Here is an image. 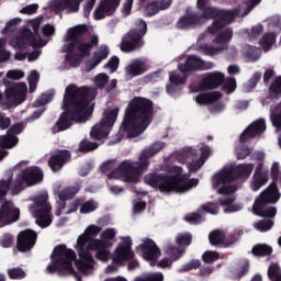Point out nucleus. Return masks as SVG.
Instances as JSON below:
<instances>
[{
  "instance_id": "nucleus-60",
  "label": "nucleus",
  "mask_w": 281,
  "mask_h": 281,
  "mask_svg": "<svg viewBox=\"0 0 281 281\" xmlns=\"http://www.w3.org/2000/svg\"><path fill=\"white\" fill-rule=\"evenodd\" d=\"M14 243V237L10 234H4L0 239L1 247H4L5 249L12 247Z\"/></svg>"
},
{
  "instance_id": "nucleus-43",
  "label": "nucleus",
  "mask_w": 281,
  "mask_h": 281,
  "mask_svg": "<svg viewBox=\"0 0 281 281\" xmlns=\"http://www.w3.org/2000/svg\"><path fill=\"white\" fill-rule=\"evenodd\" d=\"M270 121L272 122V126H274L277 131H281V102L274 108L273 112L270 114Z\"/></svg>"
},
{
  "instance_id": "nucleus-3",
  "label": "nucleus",
  "mask_w": 281,
  "mask_h": 281,
  "mask_svg": "<svg viewBox=\"0 0 281 281\" xmlns=\"http://www.w3.org/2000/svg\"><path fill=\"white\" fill-rule=\"evenodd\" d=\"M155 108L150 99L134 97L125 109L120 133L127 137H139L153 122Z\"/></svg>"
},
{
  "instance_id": "nucleus-40",
  "label": "nucleus",
  "mask_w": 281,
  "mask_h": 281,
  "mask_svg": "<svg viewBox=\"0 0 281 281\" xmlns=\"http://www.w3.org/2000/svg\"><path fill=\"white\" fill-rule=\"evenodd\" d=\"M216 34L217 36L215 38V43H217V45H225V43H229V41H232V38L234 37V30L227 27L222 32L218 31V33Z\"/></svg>"
},
{
  "instance_id": "nucleus-37",
  "label": "nucleus",
  "mask_w": 281,
  "mask_h": 281,
  "mask_svg": "<svg viewBox=\"0 0 281 281\" xmlns=\"http://www.w3.org/2000/svg\"><path fill=\"white\" fill-rule=\"evenodd\" d=\"M199 186V179H190L188 180V176L182 180V182L173 190L177 194H181L183 192H188V190Z\"/></svg>"
},
{
  "instance_id": "nucleus-64",
  "label": "nucleus",
  "mask_w": 281,
  "mask_h": 281,
  "mask_svg": "<svg viewBox=\"0 0 281 281\" xmlns=\"http://www.w3.org/2000/svg\"><path fill=\"white\" fill-rule=\"evenodd\" d=\"M147 281H164V273L161 272H155V273H149L145 276Z\"/></svg>"
},
{
  "instance_id": "nucleus-46",
  "label": "nucleus",
  "mask_w": 281,
  "mask_h": 281,
  "mask_svg": "<svg viewBox=\"0 0 281 281\" xmlns=\"http://www.w3.org/2000/svg\"><path fill=\"white\" fill-rule=\"evenodd\" d=\"M203 212L212 215L218 214V202H206L202 204L200 206V214H203Z\"/></svg>"
},
{
  "instance_id": "nucleus-31",
  "label": "nucleus",
  "mask_w": 281,
  "mask_h": 281,
  "mask_svg": "<svg viewBox=\"0 0 281 281\" xmlns=\"http://www.w3.org/2000/svg\"><path fill=\"white\" fill-rule=\"evenodd\" d=\"M220 98H223V94L218 91L204 92L198 94L195 101L198 104H212L213 102H217Z\"/></svg>"
},
{
  "instance_id": "nucleus-63",
  "label": "nucleus",
  "mask_w": 281,
  "mask_h": 281,
  "mask_svg": "<svg viewBox=\"0 0 281 281\" xmlns=\"http://www.w3.org/2000/svg\"><path fill=\"white\" fill-rule=\"evenodd\" d=\"M203 160H200V158L195 161L189 162L188 164V168H189V172H199V170H201V168H203Z\"/></svg>"
},
{
  "instance_id": "nucleus-55",
  "label": "nucleus",
  "mask_w": 281,
  "mask_h": 281,
  "mask_svg": "<svg viewBox=\"0 0 281 281\" xmlns=\"http://www.w3.org/2000/svg\"><path fill=\"white\" fill-rule=\"evenodd\" d=\"M10 186H12V177L8 178L7 180L0 181V201L1 199H4L8 192H10Z\"/></svg>"
},
{
  "instance_id": "nucleus-28",
  "label": "nucleus",
  "mask_w": 281,
  "mask_h": 281,
  "mask_svg": "<svg viewBox=\"0 0 281 281\" xmlns=\"http://www.w3.org/2000/svg\"><path fill=\"white\" fill-rule=\"evenodd\" d=\"M225 82V75L220 71L210 72L204 79H202L200 87L202 89H218L221 85Z\"/></svg>"
},
{
  "instance_id": "nucleus-20",
  "label": "nucleus",
  "mask_w": 281,
  "mask_h": 281,
  "mask_svg": "<svg viewBox=\"0 0 281 281\" xmlns=\"http://www.w3.org/2000/svg\"><path fill=\"white\" fill-rule=\"evenodd\" d=\"M85 0H54L50 3V10L55 12V14H61L65 12L66 14H77L80 12V3Z\"/></svg>"
},
{
  "instance_id": "nucleus-54",
  "label": "nucleus",
  "mask_w": 281,
  "mask_h": 281,
  "mask_svg": "<svg viewBox=\"0 0 281 281\" xmlns=\"http://www.w3.org/2000/svg\"><path fill=\"white\" fill-rule=\"evenodd\" d=\"M256 229L259 232H269L273 227V221L271 220H261L255 224Z\"/></svg>"
},
{
  "instance_id": "nucleus-29",
  "label": "nucleus",
  "mask_w": 281,
  "mask_h": 281,
  "mask_svg": "<svg viewBox=\"0 0 281 281\" xmlns=\"http://www.w3.org/2000/svg\"><path fill=\"white\" fill-rule=\"evenodd\" d=\"M269 181V171L265 170V165L262 162L258 164L252 180V190L254 192H258V189L261 186H265Z\"/></svg>"
},
{
  "instance_id": "nucleus-22",
  "label": "nucleus",
  "mask_w": 281,
  "mask_h": 281,
  "mask_svg": "<svg viewBox=\"0 0 281 281\" xmlns=\"http://www.w3.org/2000/svg\"><path fill=\"white\" fill-rule=\"evenodd\" d=\"M267 131V123L265 119H259L250 124L240 135V144H247L248 139H254L257 135H262Z\"/></svg>"
},
{
  "instance_id": "nucleus-34",
  "label": "nucleus",
  "mask_w": 281,
  "mask_h": 281,
  "mask_svg": "<svg viewBox=\"0 0 281 281\" xmlns=\"http://www.w3.org/2000/svg\"><path fill=\"white\" fill-rule=\"evenodd\" d=\"M247 273H249V260L241 259L237 262V268L233 271L234 279L240 280Z\"/></svg>"
},
{
  "instance_id": "nucleus-2",
  "label": "nucleus",
  "mask_w": 281,
  "mask_h": 281,
  "mask_svg": "<svg viewBox=\"0 0 281 281\" xmlns=\"http://www.w3.org/2000/svg\"><path fill=\"white\" fill-rule=\"evenodd\" d=\"M166 147V143H154L149 148L144 149L138 161L123 160L117 167L115 160H108L102 164L101 172L108 175L109 179H122L125 183H139L142 175L148 170L150 166V157H155Z\"/></svg>"
},
{
  "instance_id": "nucleus-17",
  "label": "nucleus",
  "mask_w": 281,
  "mask_h": 281,
  "mask_svg": "<svg viewBox=\"0 0 281 281\" xmlns=\"http://www.w3.org/2000/svg\"><path fill=\"white\" fill-rule=\"evenodd\" d=\"M21 216V211L14 207L12 201H4L0 207V227L16 223Z\"/></svg>"
},
{
  "instance_id": "nucleus-23",
  "label": "nucleus",
  "mask_w": 281,
  "mask_h": 281,
  "mask_svg": "<svg viewBox=\"0 0 281 281\" xmlns=\"http://www.w3.org/2000/svg\"><path fill=\"white\" fill-rule=\"evenodd\" d=\"M68 161H71V151L68 149H59L49 157L48 166L53 172H58V170H63V167Z\"/></svg>"
},
{
  "instance_id": "nucleus-42",
  "label": "nucleus",
  "mask_w": 281,
  "mask_h": 281,
  "mask_svg": "<svg viewBox=\"0 0 281 281\" xmlns=\"http://www.w3.org/2000/svg\"><path fill=\"white\" fill-rule=\"evenodd\" d=\"M98 146H100L98 143L85 138L79 143L78 151L91 153L92 150H98Z\"/></svg>"
},
{
  "instance_id": "nucleus-9",
  "label": "nucleus",
  "mask_w": 281,
  "mask_h": 281,
  "mask_svg": "<svg viewBox=\"0 0 281 281\" xmlns=\"http://www.w3.org/2000/svg\"><path fill=\"white\" fill-rule=\"evenodd\" d=\"M240 11L238 9L221 10L214 7H206L202 9V14H200L201 23H203V19H206L207 21L213 19V23L207 27V32L212 36H216V34H218V32L226 25L234 23Z\"/></svg>"
},
{
  "instance_id": "nucleus-57",
  "label": "nucleus",
  "mask_w": 281,
  "mask_h": 281,
  "mask_svg": "<svg viewBox=\"0 0 281 281\" xmlns=\"http://www.w3.org/2000/svg\"><path fill=\"white\" fill-rule=\"evenodd\" d=\"M201 267V261L199 259H193L188 263H184L182 268L180 269L181 273L192 271V269H199Z\"/></svg>"
},
{
  "instance_id": "nucleus-33",
  "label": "nucleus",
  "mask_w": 281,
  "mask_h": 281,
  "mask_svg": "<svg viewBox=\"0 0 281 281\" xmlns=\"http://www.w3.org/2000/svg\"><path fill=\"white\" fill-rule=\"evenodd\" d=\"M251 254L257 258H266L273 254V248L267 244H257L252 247Z\"/></svg>"
},
{
  "instance_id": "nucleus-25",
  "label": "nucleus",
  "mask_w": 281,
  "mask_h": 281,
  "mask_svg": "<svg viewBox=\"0 0 281 281\" xmlns=\"http://www.w3.org/2000/svg\"><path fill=\"white\" fill-rule=\"evenodd\" d=\"M140 251L143 254V258L149 261H155L159 258V256H161V250L155 240L150 238L144 239L143 244L140 245Z\"/></svg>"
},
{
  "instance_id": "nucleus-45",
  "label": "nucleus",
  "mask_w": 281,
  "mask_h": 281,
  "mask_svg": "<svg viewBox=\"0 0 281 281\" xmlns=\"http://www.w3.org/2000/svg\"><path fill=\"white\" fill-rule=\"evenodd\" d=\"M98 209V202L94 200H89L85 202V200L81 199V207H80V214H91V212H95Z\"/></svg>"
},
{
  "instance_id": "nucleus-35",
  "label": "nucleus",
  "mask_w": 281,
  "mask_h": 281,
  "mask_svg": "<svg viewBox=\"0 0 281 281\" xmlns=\"http://www.w3.org/2000/svg\"><path fill=\"white\" fill-rule=\"evenodd\" d=\"M19 144V137L7 132V135L0 136V148L8 150L10 148H14Z\"/></svg>"
},
{
  "instance_id": "nucleus-11",
  "label": "nucleus",
  "mask_w": 281,
  "mask_h": 281,
  "mask_svg": "<svg viewBox=\"0 0 281 281\" xmlns=\"http://www.w3.org/2000/svg\"><path fill=\"white\" fill-rule=\"evenodd\" d=\"M133 258H135L133 239L127 236L115 248L112 255V265L106 267L105 272L115 273L120 267H125L126 262L133 260Z\"/></svg>"
},
{
  "instance_id": "nucleus-16",
  "label": "nucleus",
  "mask_w": 281,
  "mask_h": 281,
  "mask_svg": "<svg viewBox=\"0 0 281 281\" xmlns=\"http://www.w3.org/2000/svg\"><path fill=\"white\" fill-rule=\"evenodd\" d=\"M78 192H80V186L66 187L61 190L60 187L54 189V195L58 199L55 211L56 216H60V214H63V210L67 207V201H71Z\"/></svg>"
},
{
  "instance_id": "nucleus-51",
  "label": "nucleus",
  "mask_w": 281,
  "mask_h": 281,
  "mask_svg": "<svg viewBox=\"0 0 281 281\" xmlns=\"http://www.w3.org/2000/svg\"><path fill=\"white\" fill-rule=\"evenodd\" d=\"M222 85L223 91H226L227 93H233V91H236V78L234 77H224Z\"/></svg>"
},
{
  "instance_id": "nucleus-4",
  "label": "nucleus",
  "mask_w": 281,
  "mask_h": 281,
  "mask_svg": "<svg viewBox=\"0 0 281 281\" xmlns=\"http://www.w3.org/2000/svg\"><path fill=\"white\" fill-rule=\"evenodd\" d=\"M88 36L89 26L87 24H80L68 30L67 41L69 43L64 44L63 53L66 54V60L70 63L71 67H80L82 60L87 56H91L92 45L86 42Z\"/></svg>"
},
{
  "instance_id": "nucleus-58",
  "label": "nucleus",
  "mask_w": 281,
  "mask_h": 281,
  "mask_svg": "<svg viewBox=\"0 0 281 281\" xmlns=\"http://www.w3.org/2000/svg\"><path fill=\"white\" fill-rule=\"evenodd\" d=\"M94 82L99 89H104L109 85V75L100 74L94 78Z\"/></svg>"
},
{
  "instance_id": "nucleus-18",
  "label": "nucleus",
  "mask_w": 281,
  "mask_h": 281,
  "mask_svg": "<svg viewBox=\"0 0 281 281\" xmlns=\"http://www.w3.org/2000/svg\"><path fill=\"white\" fill-rule=\"evenodd\" d=\"M111 247H113V243L110 240L94 239L90 241V245H88L86 249H88L90 254L91 251H97V260L109 262V259L111 258V250L109 249H111Z\"/></svg>"
},
{
  "instance_id": "nucleus-36",
  "label": "nucleus",
  "mask_w": 281,
  "mask_h": 281,
  "mask_svg": "<svg viewBox=\"0 0 281 281\" xmlns=\"http://www.w3.org/2000/svg\"><path fill=\"white\" fill-rule=\"evenodd\" d=\"M270 100H280L281 98V76L274 78L273 82L268 88Z\"/></svg>"
},
{
  "instance_id": "nucleus-10",
  "label": "nucleus",
  "mask_w": 281,
  "mask_h": 281,
  "mask_svg": "<svg viewBox=\"0 0 281 281\" xmlns=\"http://www.w3.org/2000/svg\"><path fill=\"white\" fill-rule=\"evenodd\" d=\"M41 181H43V169L36 166L27 167L16 175L11 194L16 196V194H21L25 188H32V186H36V183H41Z\"/></svg>"
},
{
  "instance_id": "nucleus-15",
  "label": "nucleus",
  "mask_w": 281,
  "mask_h": 281,
  "mask_svg": "<svg viewBox=\"0 0 281 281\" xmlns=\"http://www.w3.org/2000/svg\"><path fill=\"white\" fill-rule=\"evenodd\" d=\"M178 69L183 76L194 74V71H207L214 69V63L205 61L196 55H189L184 63L178 64Z\"/></svg>"
},
{
  "instance_id": "nucleus-52",
  "label": "nucleus",
  "mask_w": 281,
  "mask_h": 281,
  "mask_svg": "<svg viewBox=\"0 0 281 281\" xmlns=\"http://www.w3.org/2000/svg\"><path fill=\"white\" fill-rule=\"evenodd\" d=\"M218 258H221V255H218V252L214 251V250H206L202 255V260L206 265H212V263L216 262V260H218Z\"/></svg>"
},
{
  "instance_id": "nucleus-38",
  "label": "nucleus",
  "mask_w": 281,
  "mask_h": 281,
  "mask_svg": "<svg viewBox=\"0 0 281 281\" xmlns=\"http://www.w3.org/2000/svg\"><path fill=\"white\" fill-rule=\"evenodd\" d=\"M165 251L166 254H168V256H170L173 262L179 260V258H181V256L186 254V249L179 246H175L173 244H167V246L165 247Z\"/></svg>"
},
{
  "instance_id": "nucleus-14",
  "label": "nucleus",
  "mask_w": 281,
  "mask_h": 281,
  "mask_svg": "<svg viewBox=\"0 0 281 281\" xmlns=\"http://www.w3.org/2000/svg\"><path fill=\"white\" fill-rule=\"evenodd\" d=\"M117 115H120V108L105 111L101 122L92 127L90 132L91 139L100 142L104 139V137H108L109 133H111V128H113V124H115L117 120Z\"/></svg>"
},
{
  "instance_id": "nucleus-24",
  "label": "nucleus",
  "mask_w": 281,
  "mask_h": 281,
  "mask_svg": "<svg viewBox=\"0 0 281 281\" xmlns=\"http://www.w3.org/2000/svg\"><path fill=\"white\" fill-rule=\"evenodd\" d=\"M278 201H280L278 184L271 183L269 189L260 193L258 199H256L254 205H269V203H278Z\"/></svg>"
},
{
  "instance_id": "nucleus-13",
  "label": "nucleus",
  "mask_w": 281,
  "mask_h": 281,
  "mask_svg": "<svg viewBox=\"0 0 281 281\" xmlns=\"http://www.w3.org/2000/svg\"><path fill=\"white\" fill-rule=\"evenodd\" d=\"M148 32V24L146 21L139 20L138 26L136 29L130 30L127 33V38L123 40L121 44L122 52H135L144 47V36Z\"/></svg>"
},
{
  "instance_id": "nucleus-1",
  "label": "nucleus",
  "mask_w": 281,
  "mask_h": 281,
  "mask_svg": "<svg viewBox=\"0 0 281 281\" xmlns=\"http://www.w3.org/2000/svg\"><path fill=\"white\" fill-rule=\"evenodd\" d=\"M98 97L95 88L69 85L64 94L63 110L58 121L53 127L54 133H60L71 128L72 122H87L93 113V106L89 104Z\"/></svg>"
},
{
  "instance_id": "nucleus-61",
  "label": "nucleus",
  "mask_w": 281,
  "mask_h": 281,
  "mask_svg": "<svg viewBox=\"0 0 281 281\" xmlns=\"http://www.w3.org/2000/svg\"><path fill=\"white\" fill-rule=\"evenodd\" d=\"M105 67H109L111 72L114 74V71H117V67H120V58L117 56L111 57L105 64Z\"/></svg>"
},
{
  "instance_id": "nucleus-53",
  "label": "nucleus",
  "mask_w": 281,
  "mask_h": 281,
  "mask_svg": "<svg viewBox=\"0 0 281 281\" xmlns=\"http://www.w3.org/2000/svg\"><path fill=\"white\" fill-rule=\"evenodd\" d=\"M202 49L203 54H205V56H217V54H221V52H223V46H209V45H204L199 47V50Z\"/></svg>"
},
{
  "instance_id": "nucleus-19",
  "label": "nucleus",
  "mask_w": 281,
  "mask_h": 281,
  "mask_svg": "<svg viewBox=\"0 0 281 281\" xmlns=\"http://www.w3.org/2000/svg\"><path fill=\"white\" fill-rule=\"evenodd\" d=\"M37 238L38 234L30 228L20 232L16 237L18 251H21V254L32 251L34 245H36Z\"/></svg>"
},
{
  "instance_id": "nucleus-62",
  "label": "nucleus",
  "mask_w": 281,
  "mask_h": 281,
  "mask_svg": "<svg viewBox=\"0 0 281 281\" xmlns=\"http://www.w3.org/2000/svg\"><path fill=\"white\" fill-rule=\"evenodd\" d=\"M23 36H24V38H26V41L29 42L31 47H36L38 45V42L36 41V36L34 35V33H32V31L26 30L23 33Z\"/></svg>"
},
{
  "instance_id": "nucleus-48",
  "label": "nucleus",
  "mask_w": 281,
  "mask_h": 281,
  "mask_svg": "<svg viewBox=\"0 0 281 281\" xmlns=\"http://www.w3.org/2000/svg\"><path fill=\"white\" fill-rule=\"evenodd\" d=\"M268 278L272 281H281V270L278 263H271L269 266Z\"/></svg>"
},
{
  "instance_id": "nucleus-27",
  "label": "nucleus",
  "mask_w": 281,
  "mask_h": 281,
  "mask_svg": "<svg viewBox=\"0 0 281 281\" xmlns=\"http://www.w3.org/2000/svg\"><path fill=\"white\" fill-rule=\"evenodd\" d=\"M198 25H201V14L198 12L187 13L177 22L178 30H194Z\"/></svg>"
},
{
  "instance_id": "nucleus-30",
  "label": "nucleus",
  "mask_w": 281,
  "mask_h": 281,
  "mask_svg": "<svg viewBox=\"0 0 281 281\" xmlns=\"http://www.w3.org/2000/svg\"><path fill=\"white\" fill-rule=\"evenodd\" d=\"M252 211L256 216H262L263 218H273L276 214H278V210L276 207H267V204H254Z\"/></svg>"
},
{
  "instance_id": "nucleus-39",
  "label": "nucleus",
  "mask_w": 281,
  "mask_h": 281,
  "mask_svg": "<svg viewBox=\"0 0 281 281\" xmlns=\"http://www.w3.org/2000/svg\"><path fill=\"white\" fill-rule=\"evenodd\" d=\"M276 38L277 35L273 32L265 33L262 35L261 40L259 41V44L261 45L263 52H269V49H271V47L276 45Z\"/></svg>"
},
{
  "instance_id": "nucleus-21",
  "label": "nucleus",
  "mask_w": 281,
  "mask_h": 281,
  "mask_svg": "<svg viewBox=\"0 0 281 281\" xmlns=\"http://www.w3.org/2000/svg\"><path fill=\"white\" fill-rule=\"evenodd\" d=\"M5 98L8 102H11L14 106L23 104V102H25V98H27V86L20 83L8 88L5 90Z\"/></svg>"
},
{
  "instance_id": "nucleus-50",
  "label": "nucleus",
  "mask_w": 281,
  "mask_h": 281,
  "mask_svg": "<svg viewBox=\"0 0 281 281\" xmlns=\"http://www.w3.org/2000/svg\"><path fill=\"white\" fill-rule=\"evenodd\" d=\"M169 82L172 85H178V87L179 85H186V82H188V75L181 76L179 72H170Z\"/></svg>"
},
{
  "instance_id": "nucleus-56",
  "label": "nucleus",
  "mask_w": 281,
  "mask_h": 281,
  "mask_svg": "<svg viewBox=\"0 0 281 281\" xmlns=\"http://www.w3.org/2000/svg\"><path fill=\"white\" fill-rule=\"evenodd\" d=\"M184 221L190 223V225H199L200 223H203L204 218L201 213H190L184 217Z\"/></svg>"
},
{
  "instance_id": "nucleus-59",
  "label": "nucleus",
  "mask_w": 281,
  "mask_h": 281,
  "mask_svg": "<svg viewBox=\"0 0 281 281\" xmlns=\"http://www.w3.org/2000/svg\"><path fill=\"white\" fill-rule=\"evenodd\" d=\"M251 148L244 146L237 149L236 157L238 160L247 159L251 155Z\"/></svg>"
},
{
  "instance_id": "nucleus-5",
  "label": "nucleus",
  "mask_w": 281,
  "mask_h": 281,
  "mask_svg": "<svg viewBox=\"0 0 281 281\" xmlns=\"http://www.w3.org/2000/svg\"><path fill=\"white\" fill-rule=\"evenodd\" d=\"M255 165L251 162L239 164L237 166H231L222 169L213 177L214 188H218V194H234L237 187L234 181H247L254 172Z\"/></svg>"
},
{
  "instance_id": "nucleus-32",
  "label": "nucleus",
  "mask_w": 281,
  "mask_h": 281,
  "mask_svg": "<svg viewBox=\"0 0 281 281\" xmlns=\"http://www.w3.org/2000/svg\"><path fill=\"white\" fill-rule=\"evenodd\" d=\"M125 71L130 78H137L142 74H146V65L140 60H135L125 68Z\"/></svg>"
},
{
  "instance_id": "nucleus-8",
  "label": "nucleus",
  "mask_w": 281,
  "mask_h": 281,
  "mask_svg": "<svg viewBox=\"0 0 281 281\" xmlns=\"http://www.w3.org/2000/svg\"><path fill=\"white\" fill-rule=\"evenodd\" d=\"M171 172H173L175 176L159 172L147 173L144 181L147 186H150V188L159 190V192L165 194H170V192H175L176 188L181 184L187 177L182 173L183 168L179 166H173Z\"/></svg>"
},
{
  "instance_id": "nucleus-44",
  "label": "nucleus",
  "mask_w": 281,
  "mask_h": 281,
  "mask_svg": "<svg viewBox=\"0 0 281 281\" xmlns=\"http://www.w3.org/2000/svg\"><path fill=\"white\" fill-rule=\"evenodd\" d=\"M145 16H155V14H159L161 12V8L159 7V1L151 0L146 4L145 8Z\"/></svg>"
},
{
  "instance_id": "nucleus-47",
  "label": "nucleus",
  "mask_w": 281,
  "mask_h": 281,
  "mask_svg": "<svg viewBox=\"0 0 281 281\" xmlns=\"http://www.w3.org/2000/svg\"><path fill=\"white\" fill-rule=\"evenodd\" d=\"M7 273L10 280H23L27 276V273H25V270H23V268L21 267L8 269Z\"/></svg>"
},
{
  "instance_id": "nucleus-41",
  "label": "nucleus",
  "mask_w": 281,
  "mask_h": 281,
  "mask_svg": "<svg viewBox=\"0 0 281 281\" xmlns=\"http://www.w3.org/2000/svg\"><path fill=\"white\" fill-rule=\"evenodd\" d=\"M209 240L213 247H217V245H223V243H225V233H223V231L221 229H215L210 233Z\"/></svg>"
},
{
  "instance_id": "nucleus-7",
  "label": "nucleus",
  "mask_w": 281,
  "mask_h": 281,
  "mask_svg": "<svg viewBox=\"0 0 281 281\" xmlns=\"http://www.w3.org/2000/svg\"><path fill=\"white\" fill-rule=\"evenodd\" d=\"M100 232H102V227L90 225L77 239L79 260H76V267L82 276H89V271H91L95 265V259H93V255L87 249V246L91 245V240H97L95 237Z\"/></svg>"
},
{
  "instance_id": "nucleus-6",
  "label": "nucleus",
  "mask_w": 281,
  "mask_h": 281,
  "mask_svg": "<svg viewBox=\"0 0 281 281\" xmlns=\"http://www.w3.org/2000/svg\"><path fill=\"white\" fill-rule=\"evenodd\" d=\"M52 263L46 268L47 273H57L58 276H75L78 281H82L80 274L74 269V260H76V251L67 248L65 244L55 247Z\"/></svg>"
},
{
  "instance_id": "nucleus-12",
  "label": "nucleus",
  "mask_w": 281,
  "mask_h": 281,
  "mask_svg": "<svg viewBox=\"0 0 281 281\" xmlns=\"http://www.w3.org/2000/svg\"><path fill=\"white\" fill-rule=\"evenodd\" d=\"M49 194L43 193L33 199L31 210H33L36 218V224L42 227H49L52 225V204L47 202Z\"/></svg>"
},
{
  "instance_id": "nucleus-26",
  "label": "nucleus",
  "mask_w": 281,
  "mask_h": 281,
  "mask_svg": "<svg viewBox=\"0 0 281 281\" xmlns=\"http://www.w3.org/2000/svg\"><path fill=\"white\" fill-rule=\"evenodd\" d=\"M117 5H120V0H102L99 8L94 11L95 21H100L106 15L111 16L117 10Z\"/></svg>"
},
{
  "instance_id": "nucleus-49",
  "label": "nucleus",
  "mask_w": 281,
  "mask_h": 281,
  "mask_svg": "<svg viewBox=\"0 0 281 281\" xmlns=\"http://www.w3.org/2000/svg\"><path fill=\"white\" fill-rule=\"evenodd\" d=\"M176 243L179 247H190V245H192V234H179L176 237Z\"/></svg>"
}]
</instances>
